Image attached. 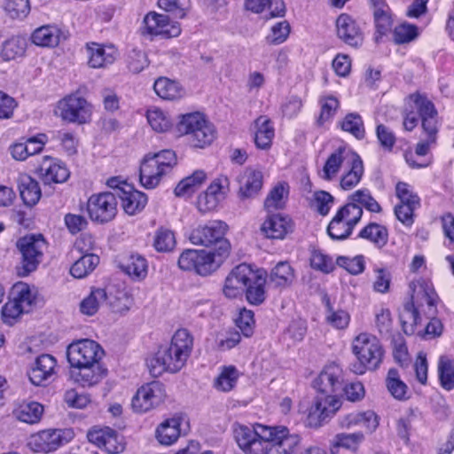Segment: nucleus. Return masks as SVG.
I'll list each match as a JSON object with an SVG mask.
<instances>
[{
	"label": "nucleus",
	"instance_id": "63",
	"mask_svg": "<svg viewBox=\"0 0 454 454\" xmlns=\"http://www.w3.org/2000/svg\"><path fill=\"white\" fill-rule=\"evenodd\" d=\"M1 312L4 323L10 325H13L22 314L27 313L10 297L8 301L3 306Z\"/></svg>",
	"mask_w": 454,
	"mask_h": 454
},
{
	"label": "nucleus",
	"instance_id": "14",
	"mask_svg": "<svg viewBox=\"0 0 454 454\" xmlns=\"http://www.w3.org/2000/svg\"><path fill=\"white\" fill-rule=\"evenodd\" d=\"M118 200L114 192H106L91 195L87 202L90 218L98 223L112 221L117 214Z\"/></svg>",
	"mask_w": 454,
	"mask_h": 454
},
{
	"label": "nucleus",
	"instance_id": "62",
	"mask_svg": "<svg viewBox=\"0 0 454 454\" xmlns=\"http://www.w3.org/2000/svg\"><path fill=\"white\" fill-rule=\"evenodd\" d=\"M158 6L176 18L183 19L186 15L188 0H158Z\"/></svg>",
	"mask_w": 454,
	"mask_h": 454
},
{
	"label": "nucleus",
	"instance_id": "44",
	"mask_svg": "<svg viewBox=\"0 0 454 454\" xmlns=\"http://www.w3.org/2000/svg\"><path fill=\"white\" fill-rule=\"evenodd\" d=\"M146 118L149 125L156 132H166L172 127L169 115L160 108L153 107L147 111Z\"/></svg>",
	"mask_w": 454,
	"mask_h": 454
},
{
	"label": "nucleus",
	"instance_id": "36",
	"mask_svg": "<svg viewBox=\"0 0 454 454\" xmlns=\"http://www.w3.org/2000/svg\"><path fill=\"white\" fill-rule=\"evenodd\" d=\"M358 238L366 239L378 248H381L387 243L388 231L384 225L370 223L359 231Z\"/></svg>",
	"mask_w": 454,
	"mask_h": 454
},
{
	"label": "nucleus",
	"instance_id": "1",
	"mask_svg": "<svg viewBox=\"0 0 454 454\" xmlns=\"http://www.w3.org/2000/svg\"><path fill=\"white\" fill-rule=\"evenodd\" d=\"M226 228L223 222L213 221L193 229L189 236L192 244L215 247L208 251H184L178 259L179 267L184 270H194L200 276H207L215 271L230 254L231 244L223 238Z\"/></svg>",
	"mask_w": 454,
	"mask_h": 454
},
{
	"label": "nucleus",
	"instance_id": "9",
	"mask_svg": "<svg viewBox=\"0 0 454 454\" xmlns=\"http://www.w3.org/2000/svg\"><path fill=\"white\" fill-rule=\"evenodd\" d=\"M176 164V156L172 150H163L152 156L147 155L140 166V182L147 189L155 188L161 177L169 173Z\"/></svg>",
	"mask_w": 454,
	"mask_h": 454
},
{
	"label": "nucleus",
	"instance_id": "21",
	"mask_svg": "<svg viewBox=\"0 0 454 454\" xmlns=\"http://www.w3.org/2000/svg\"><path fill=\"white\" fill-rule=\"evenodd\" d=\"M356 154V152L346 146L337 148L326 159L322 169V178L326 181L333 180L336 177L341 167L343 165L347 167Z\"/></svg>",
	"mask_w": 454,
	"mask_h": 454
},
{
	"label": "nucleus",
	"instance_id": "2",
	"mask_svg": "<svg viewBox=\"0 0 454 454\" xmlns=\"http://www.w3.org/2000/svg\"><path fill=\"white\" fill-rule=\"evenodd\" d=\"M233 434L239 447L246 454H293L301 438L290 434L286 427H267L262 424L233 425Z\"/></svg>",
	"mask_w": 454,
	"mask_h": 454
},
{
	"label": "nucleus",
	"instance_id": "29",
	"mask_svg": "<svg viewBox=\"0 0 454 454\" xmlns=\"http://www.w3.org/2000/svg\"><path fill=\"white\" fill-rule=\"evenodd\" d=\"M261 229L267 238L282 239L292 231V224L289 218L272 215L264 221Z\"/></svg>",
	"mask_w": 454,
	"mask_h": 454
},
{
	"label": "nucleus",
	"instance_id": "47",
	"mask_svg": "<svg viewBox=\"0 0 454 454\" xmlns=\"http://www.w3.org/2000/svg\"><path fill=\"white\" fill-rule=\"evenodd\" d=\"M353 229L352 225L336 214L328 224L327 233L332 239L343 240L351 235Z\"/></svg>",
	"mask_w": 454,
	"mask_h": 454
},
{
	"label": "nucleus",
	"instance_id": "34",
	"mask_svg": "<svg viewBox=\"0 0 454 454\" xmlns=\"http://www.w3.org/2000/svg\"><path fill=\"white\" fill-rule=\"evenodd\" d=\"M121 270L134 279H143L147 275V262L140 254H130L121 263Z\"/></svg>",
	"mask_w": 454,
	"mask_h": 454
},
{
	"label": "nucleus",
	"instance_id": "55",
	"mask_svg": "<svg viewBox=\"0 0 454 454\" xmlns=\"http://www.w3.org/2000/svg\"><path fill=\"white\" fill-rule=\"evenodd\" d=\"M291 27L286 20L279 21L272 26L270 34L266 36L269 44L278 45L286 41Z\"/></svg>",
	"mask_w": 454,
	"mask_h": 454
},
{
	"label": "nucleus",
	"instance_id": "46",
	"mask_svg": "<svg viewBox=\"0 0 454 454\" xmlns=\"http://www.w3.org/2000/svg\"><path fill=\"white\" fill-rule=\"evenodd\" d=\"M438 374L441 386L446 390L454 388V361L441 356L438 362Z\"/></svg>",
	"mask_w": 454,
	"mask_h": 454
},
{
	"label": "nucleus",
	"instance_id": "60",
	"mask_svg": "<svg viewBox=\"0 0 454 454\" xmlns=\"http://www.w3.org/2000/svg\"><path fill=\"white\" fill-rule=\"evenodd\" d=\"M146 365L153 377H159L163 372H168V364L162 349L158 350L157 353L147 358Z\"/></svg>",
	"mask_w": 454,
	"mask_h": 454
},
{
	"label": "nucleus",
	"instance_id": "32",
	"mask_svg": "<svg viewBox=\"0 0 454 454\" xmlns=\"http://www.w3.org/2000/svg\"><path fill=\"white\" fill-rule=\"evenodd\" d=\"M347 168L348 169L344 172L340 181V186L344 191H349L356 187L360 183L364 171L363 160L358 154Z\"/></svg>",
	"mask_w": 454,
	"mask_h": 454
},
{
	"label": "nucleus",
	"instance_id": "59",
	"mask_svg": "<svg viewBox=\"0 0 454 454\" xmlns=\"http://www.w3.org/2000/svg\"><path fill=\"white\" fill-rule=\"evenodd\" d=\"M149 65L146 54L137 49L131 50L127 56V67L134 74L142 72Z\"/></svg>",
	"mask_w": 454,
	"mask_h": 454
},
{
	"label": "nucleus",
	"instance_id": "45",
	"mask_svg": "<svg viewBox=\"0 0 454 454\" xmlns=\"http://www.w3.org/2000/svg\"><path fill=\"white\" fill-rule=\"evenodd\" d=\"M265 278L255 273V278H253L245 290L249 303L258 305L265 300Z\"/></svg>",
	"mask_w": 454,
	"mask_h": 454
},
{
	"label": "nucleus",
	"instance_id": "16",
	"mask_svg": "<svg viewBox=\"0 0 454 454\" xmlns=\"http://www.w3.org/2000/svg\"><path fill=\"white\" fill-rule=\"evenodd\" d=\"M143 33L160 35L164 38L176 37L181 34L179 23L170 21L168 16L155 12H148L143 20Z\"/></svg>",
	"mask_w": 454,
	"mask_h": 454
},
{
	"label": "nucleus",
	"instance_id": "3",
	"mask_svg": "<svg viewBox=\"0 0 454 454\" xmlns=\"http://www.w3.org/2000/svg\"><path fill=\"white\" fill-rule=\"evenodd\" d=\"M341 369L335 364L324 368L314 382L315 387L322 394L315 397L308 411L306 425L318 428L325 425L341 407V400L333 395L341 387Z\"/></svg>",
	"mask_w": 454,
	"mask_h": 454
},
{
	"label": "nucleus",
	"instance_id": "8",
	"mask_svg": "<svg viewBox=\"0 0 454 454\" xmlns=\"http://www.w3.org/2000/svg\"><path fill=\"white\" fill-rule=\"evenodd\" d=\"M352 350L360 363L352 369L356 374H363L365 370H375L381 363L382 347L377 337L371 333L358 334L352 342Z\"/></svg>",
	"mask_w": 454,
	"mask_h": 454
},
{
	"label": "nucleus",
	"instance_id": "54",
	"mask_svg": "<svg viewBox=\"0 0 454 454\" xmlns=\"http://www.w3.org/2000/svg\"><path fill=\"white\" fill-rule=\"evenodd\" d=\"M288 194L286 184H277L268 194L264 201V207L267 210L282 208L285 204V199Z\"/></svg>",
	"mask_w": 454,
	"mask_h": 454
},
{
	"label": "nucleus",
	"instance_id": "28",
	"mask_svg": "<svg viewBox=\"0 0 454 454\" xmlns=\"http://www.w3.org/2000/svg\"><path fill=\"white\" fill-rule=\"evenodd\" d=\"M180 417L175 416L162 421L155 430V438L160 444L169 446L175 443L181 434Z\"/></svg>",
	"mask_w": 454,
	"mask_h": 454
},
{
	"label": "nucleus",
	"instance_id": "19",
	"mask_svg": "<svg viewBox=\"0 0 454 454\" xmlns=\"http://www.w3.org/2000/svg\"><path fill=\"white\" fill-rule=\"evenodd\" d=\"M88 65L91 68H106L118 58V50L113 44L88 43L86 44Z\"/></svg>",
	"mask_w": 454,
	"mask_h": 454
},
{
	"label": "nucleus",
	"instance_id": "17",
	"mask_svg": "<svg viewBox=\"0 0 454 454\" xmlns=\"http://www.w3.org/2000/svg\"><path fill=\"white\" fill-rule=\"evenodd\" d=\"M255 273L248 264L241 263L236 266L226 277L223 289V294L227 298L241 295L255 278Z\"/></svg>",
	"mask_w": 454,
	"mask_h": 454
},
{
	"label": "nucleus",
	"instance_id": "49",
	"mask_svg": "<svg viewBox=\"0 0 454 454\" xmlns=\"http://www.w3.org/2000/svg\"><path fill=\"white\" fill-rule=\"evenodd\" d=\"M342 130L350 133L357 139H363L365 129L362 117L356 113L348 114L340 123Z\"/></svg>",
	"mask_w": 454,
	"mask_h": 454
},
{
	"label": "nucleus",
	"instance_id": "50",
	"mask_svg": "<svg viewBox=\"0 0 454 454\" xmlns=\"http://www.w3.org/2000/svg\"><path fill=\"white\" fill-rule=\"evenodd\" d=\"M419 35V27L408 22L396 26L393 32V39L396 44H404L415 41Z\"/></svg>",
	"mask_w": 454,
	"mask_h": 454
},
{
	"label": "nucleus",
	"instance_id": "4",
	"mask_svg": "<svg viewBox=\"0 0 454 454\" xmlns=\"http://www.w3.org/2000/svg\"><path fill=\"white\" fill-rule=\"evenodd\" d=\"M105 352L101 346L89 339L72 342L67 350L70 365L76 369L71 377L82 387H90L99 383L106 376V370L100 364Z\"/></svg>",
	"mask_w": 454,
	"mask_h": 454
},
{
	"label": "nucleus",
	"instance_id": "25",
	"mask_svg": "<svg viewBox=\"0 0 454 454\" xmlns=\"http://www.w3.org/2000/svg\"><path fill=\"white\" fill-rule=\"evenodd\" d=\"M47 142L45 134H38L31 137L24 142H18L10 146V153L16 160H25L29 156L43 151Z\"/></svg>",
	"mask_w": 454,
	"mask_h": 454
},
{
	"label": "nucleus",
	"instance_id": "41",
	"mask_svg": "<svg viewBox=\"0 0 454 454\" xmlns=\"http://www.w3.org/2000/svg\"><path fill=\"white\" fill-rule=\"evenodd\" d=\"M373 3V15L377 31L380 35H386L392 27V19L389 7L381 1L372 0Z\"/></svg>",
	"mask_w": 454,
	"mask_h": 454
},
{
	"label": "nucleus",
	"instance_id": "56",
	"mask_svg": "<svg viewBox=\"0 0 454 454\" xmlns=\"http://www.w3.org/2000/svg\"><path fill=\"white\" fill-rule=\"evenodd\" d=\"M395 194L400 200L398 205H409L419 207L420 200L419 196L413 192L408 184L404 182H398L395 186Z\"/></svg>",
	"mask_w": 454,
	"mask_h": 454
},
{
	"label": "nucleus",
	"instance_id": "13",
	"mask_svg": "<svg viewBox=\"0 0 454 454\" xmlns=\"http://www.w3.org/2000/svg\"><path fill=\"white\" fill-rule=\"evenodd\" d=\"M91 106L78 94H70L58 102L56 114L68 122H87L91 115Z\"/></svg>",
	"mask_w": 454,
	"mask_h": 454
},
{
	"label": "nucleus",
	"instance_id": "53",
	"mask_svg": "<svg viewBox=\"0 0 454 454\" xmlns=\"http://www.w3.org/2000/svg\"><path fill=\"white\" fill-rule=\"evenodd\" d=\"M239 378V372L235 366H225L215 381V387L222 391L228 392L233 388Z\"/></svg>",
	"mask_w": 454,
	"mask_h": 454
},
{
	"label": "nucleus",
	"instance_id": "27",
	"mask_svg": "<svg viewBox=\"0 0 454 454\" xmlns=\"http://www.w3.org/2000/svg\"><path fill=\"white\" fill-rule=\"evenodd\" d=\"M254 144L258 149L268 150L272 145L275 137V129L272 121L265 115H261L254 121Z\"/></svg>",
	"mask_w": 454,
	"mask_h": 454
},
{
	"label": "nucleus",
	"instance_id": "15",
	"mask_svg": "<svg viewBox=\"0 0 454 454\" xmlns=\"http://www.w3.org/2000/svg\"><path fill=\"white\" fill-rule=\"evenodd\" d=\"M166 392L162 383L153 381L139 387L131 401L132 409L144 413L157 407L165 399Z\"/></svg>",
	"mask_w": 454,
	"mask_h": 454
},
{
	"label": "nucleus",
	"instance_id": "43",
	"mask_svg": "<svg viewBox=\"0 0 454 454\" xmlns=\"http://www.w3.org/2000/svg\"><path fill=\"white\" fill-rule=\"evenodd\" d=\"M27 42L24 37L13 36L6 40L2 46L1 56L5 61L15 59L24 55Z\"/></svg>",
	"mask_w": 454,
	"mask_h": 454
},
{
	"label": "nucleus",
	"instance_id": "48",
	"mask_svg": "<svg viewBox=\"0 0 454 454\" xmlns=\"http://www.w3.org/2000/svg\"><path fill=\"white\" fill-rule=\"evenodd\" d=\"M387 390L392 396L397 400L406 399L407 385L401 380L399 372L396 369H390L386 379Z\"/></svg>",
	"mask_w": 454,
	"mask_h": 454
},
{
	"label": "nucleus",
	"instance_id": "26",
	"mask_svg": "<svg viewBox=\"0 0 454 454\" xmlns=\"http://www.w3.org/2000/svg\"><path fill=\"white\" fill-rule=\"evenodd\" d=\"M118 198L121 201L124 211L129 215H135L141 211L147 203L146 195L135 190L129 184H123V186L118 192Z\"/></svg>",
	"mask_w": 454,
	"mask_h": 454
},
{
	"label": "nucleus",
	"instance_id": "64",
	"mask_svg": "<svg viewBox=\"0 0 454 454\" xmlns=\"http://www.w3.org/2000/svg\"><path fill=\"white\" fill-rule=\"evenodd\" d=\"M310 265L313 269L324 273H329L335 268V264L331 257L323 254L321 251H314L310 257Z\"/></svg>",
	"mask_w": 454,
	"mask_h": 454
},
{
	"label": "nucleus",
	"instance_id": "31",
	"mask_svg": "<svg viewBox=\"0 0 454 454\" xmlns=\"http://www.w3.org/2000/svg\"><path fill=\"white\" fill-rule=\"evenodd\" d=\"M153 90L160 98L165 100H177L185 94L184 88L177 82L167 77L158 78L154 82Z\"/></svg>",
	"mask_w": 454,
	"mask_h": 454
},
{
	"label": "nucleus",
	"instance_id": "38",
	"mask_svg": "<svg viewBox=\"0 0 454 454\" xmlns=\"http://www.w3.org/2000/svg\"><path fill=\"white\" fill-rule=\"evenodd\" d=\"M107 294L103 288H92L89 295L80 302V311L86 316L95 315L106 301Z\"/></svg>",
	"mask_w": 454,
	"mask_h": 454
},
{
	"label": "nucleus",
	"instance_id": "52",
	"mask_svg": "<svg viewBox=\"0 0 454 454\" xmlns=\"http://www.w3.org/2000/svg\"><path fill=\"white\" fill-rule=\"evenodd\" d=\"M348 200L356 202V204L359 205L361 207H364L370 212H381L380 205L372 196L370 191L367 189L356 191L354 193L348 196Z\"/></svg>",
	"mask_w": 454,
	"mask_h": 454
},
{
	"label": "nucleus",
	"instance_id": "40",
	"mask_svg": "<svg viewBox=\"0 0 454 454\" xmlns=\"http://www.w3.org/2000/svg\"><path fill=\"white\" fill-rule=\"evenodd\" d=\"M43 407L39 403H22L13 411L17 419L27 424L37 423L43 415Z\"/></svg>",
	"mask_w": 454,
	"mask_h": 454
},
{
	"label": "nucleus",
	"instance_id": "6",
	"mask_svg": "<svg viewBox=\"0 0 454 454\" xmlns=\"http://www.w3.org/2000/svg\"><path fill=\"white\" fill-rule=\"evenodd\" d=\"M176 129L180 136H186L188 143L195 148L210 145L216 137L214 125L200 112L179 115Z\"/></svg>",
	"mask_w": 454,
	"mask_h": 454
},
{
	"label": "nucleus",
	"instance_id": "42",
	"mask_svg": "<svg viewBox=\"0 0 454 454\" xmlns=\"http://www.w3.org/2000/svg\"><path fill=\"white\" fill-rule=\"evenodd\" d=\"M294 278V270L286 262H279L272 270L270 275V283L277 287L289 286Z\"/></svg>",
	"mask_w": 454,
	"mask_h": 454
},
{
	"label": "nucleus",
	"instance_id": "35",
	"mask_svg": "<svg viewBox=\"0 0 454 454\" xmlns=\"http://www.w3.org/2000/svg\"><path fill=\"white\" fill-rule=\"evenodd\" d=\"M9 297L17 304H20L27 313L32 309L35 302V295L30 286L24 282L14 284L11 289Z\"/></svg>",
	"mask_w": 454,
	"mask_h": 454
},
{
	"label": "nucleus",
	"instance_id": "22",
	"mask_svg": "<svg viewBox=\"0 0 454 454\" xmlns=\"http://www.w3.org/2000/svg\"><path fill=\"white\" fill-rule=\"evenodd\" d=\"M338 37L345 43L358 47L364 41V36L357 22L346 13L340 14L336 20Z\"/></svg>",
	"mask_w": 454,
	"mask_h": 454
},
{
	"label": "nucleus",
	"instance_id": "39",
	"mask_svg": "<svg viewBox=\"0 0 454 454\" xmlns=\"http://www.w3.org/2000/svg\"><path fill=\"white\" fill-rule=\"evenodd\" d=\"M20 197L27 206L35 205L41 198V189L38 183L29 176H24L20 181Z\"/></svg>",
	"mask_w": 454,
	"mask_h": 454
},
{
	"label": "nucleus",
	"instance_id": "5",
	"mask_svg": "<svg viewBox=\"0 0 454 454\" xmlns=\"http://www.w3.org/2000/svg\"><path fill=\"white\" fill-rule=\"evenodd\" d=\"M411 98L420 115L422 128L424 133L427 135V138L417 144L414 153H405V160L412 168H427L431 164L430 159H422L418 161L415 160V157L426 156L429 153L431 146L436 143L439 129L437 111L434 104L426 97L415 94L412 95Z\"/></svg>",
	"mask_w": 454,
	"mask_h": 454
},
{
	"label": "nucleus",
	"instance_id": "37",
	"mask_svg": "<svg viewBox=\"0 0 454 454\" xmlns=\"http://www.w3.org/2000/svg\"><path fill=\"white\" fill-rule=\"evenodd\" d=\"M207 174L203 170H196L191 176L182 179L175 188L178 197L190 196L206 181Z\"/></svg>",
	"mask_w": 454,
	"mask_h": 454
},
{
	"label": "nucleus",
	"instance_id": "10",
	"mask_svg": "<svg viewBox=\"0 0 454 454\" xmlns=\"http://www.w3.org/2000/svg\"><path fill=\"white\" fill-rule=\"evenodd\" d=\"M16 247L21 254L18 274L26 277L35 271L43 262L48 243L42 234H31L19 239Z\"/></svg>",
	"mask_w": 454,
	"mask_h": 454
},
{
	"label": "nucleus",
	"instance_id": "24",
	"mask_svg": "<svg viewBox=\"0 0 454 454\" xmlns=\"http://www.w3.org/2000/svg\"><path fill=\"white\" fill-rule=\"evenodd\" d=\"M239 196L243 199L254 198L262 187L263 176L261 170L247 168L238 177Z\"/></svg>",
	"mask_w": 454,
	"mask_h": 454
},
{
	"label": "nucleus",
	"instance_id": "30",
	"mask_svg": "<svg viewBox=\"0 0 454 454\" xmlns=\"http://www.w3.org/2000/svg\"><path fill=\"white\" fill-rule=\"evenodd\" d=\"M364 439L365 437L363 432L337 434L331 444V453L338 454L340 448L356 453Z\"/></svg>",
	"mask_w": 454,
	"mask_h": 454
},
{
	"label": "nucleus",
	"instance_id": "33",
	"mask_svg": "<svg viewBox=\"0 0 454 454\" xmlns=\"http://www.w3.org/2000/svg\"><path fill=\"white\" fill-rule=\"evenodd\" d=\"M61 31L57 26L45 25L36 28L31 36L32 42L42 47H55L59 43Z\"/></svg>",
	"mask_w": 454,
	"mask_h": 454
},
{
	"label": "nucleus",
	"instance_id": "18",
	"mask_svg": "<svg viewBox=\"0 0 454 454\" xmlns=\"http://www.w3.org/2000/svg\"><path fill=\"white\" fill-rule=\"evenodd\" d=\"M57 360L54 356L43 354L35 358L28 371V378L35 386H45L53 378Z\"/></svg>",
	"mask_w": 454,
	"mask_h": 454
},
{
	"label": "nucleus",
	"instance_id": "12",
	"mask_svg": "<svg viewBox=\"0 0 454 454\" xmlns=\"http://www.w3.org/2000/svg\"><path fill=\"white\" fill-rule=\"evenodd\" d=\"M94 241L90 235H82L76 239L71 251L81 254L70 268V273L75 278H82L90 274L99 263V257L89 253L93 247Z\"/></svg>",
	"mask_w": 454,
	"mask_h": 454
},
{
	"label": "nucleus",
	"instance_id": "61",
	"mask_svg": "<svg viewBox=\"0 0 454 454\" xmlns=\"http://www.w3.org/2000/svg\"><path fill=\"white\" fill-rule=\"evenodd\" d=\"M176 245L174 233L167 229H160L157 231L154 238L153 246L159 252L171 251Z\"/></svg>",
	"mask_w": 454,
	"mask_h": 454
},
{
	"label": "nucleus",
	"instance_id": "20",
	"mask_svg": "<svg viewBox=\"0 0 454 454\" xmlns=\"http://www.w3.org/2000/svg\"><path fill=\"white\" fill-rule=\"evenodd\" d=\"M64 442L63 432L59 429L41 431L30 436L28 446L35 452H51L59 448Z\"/></svg>",
	"mask_w": 454,
	"mask_h": 454
},
{
	"label": "nucleus",
	"instance_id": "11",
	"mask_svg": "<svg viewBox=\"0 0 454 454\" xmlns=\"http://www.w3.org/2000/svg\"><path fill=\"white\" fill-rule=\"evenodd\" d=\"M193 348V338L186 329L177 330L168 348H161L168 364V372L176 373L185 364Z\"/></svg>",
	"mask_w": 454,
	"mask_h": 454
},
{
	"label": "nucleus",
	"instance_id": "23",
	"mask_svg": "<svg viewBox=\"0 0 454 454\" xmlns=\"http://www.w3.org/2000/svg\"><path fill=\"white\" fill-rule=\"evenodd\" d=\"M39 176L46 184L64 183L69 177L66 165L51 157H44L38 168Z\"/></svg>",
	"mask_w": 454,
	"mask_h": 454
},
{
	"label": "nucleus",
	"instance_id": "58",
	"mask_svg": "<svg viewBox=\"0 0 454 454\" xmlns=\"http://www.w3.org/2000/svg\"><path fill=\"white\" fill-rule=\"evenodd\" d=\"M4 10L12 19H23L30 12L29 0H5Z\"/></svg>",
	"mask_w": 454,
	"mask_h": 454
},
{
	"label": "nucleus",
	"instance_id": "57",
	"mask_svg": "<svg viewBox=\"0 0 454 454\" xmlns=\"http://www.w3.org/2000/svg\"><path fill=\"white\" fill-rule=\"evenodd\" d=\"M344 221L355 227L361 220L363 215V208L356 204V202L348 200V202L341 207L336 213Z\"/></svg>",
	"mask_w": 454,
	"mask_h": 454
},
{
	"label": "nucleus",
	"instance_id": "7",
	"mask_svg": "<svg viewBox=\"0 0 454 454\" xmlns=\"http://www.w3.org/2000/svg\"><path fill=\"white\" fill-rule=\"evenodd\" d=\"M411 302L404 305L400 313V321L403 332L411 335L417 331V327L420 325L421 317L418 309L414 306V301L424 300L427 305L433 306L434 302L435 293L432 284L423 278L413 280L410 283Z\"/></svg>",
	"mask_w": 454,
	"mask_h": 454
},
{
	"label": "nucleus",
	"instance_id": "51",
	"mask_svg": "<svg viewBox=\"0 0 454 454\" xmlns=\"http://www.w3.org/2000/svg\"><path fill=\"white\" fill-rule=\"evenodd\" d=\"M374 326L379 334L383 338L390 336L393 328L391 312L387 308H379L374 313Z\"/></svg>",
	"mask_w": 454,
	"mask_h": 454
}]
</instances>
